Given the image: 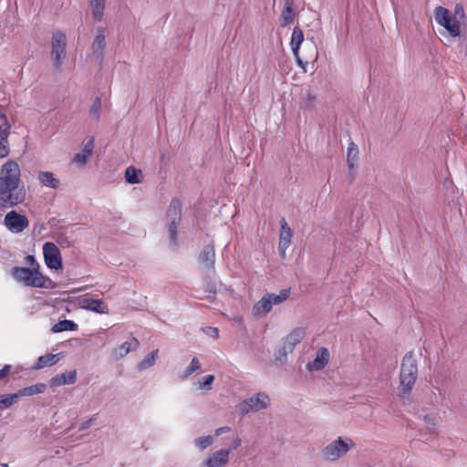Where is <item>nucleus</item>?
<instances>
[{
  "instance_id": "nucleus-1",
  "label": "nucleus",
  "mask_w": 467,
  "mask_h": 467,
  "mask_svg": "<svg viewBox=\"0 0 467 467\" xmlns=\"http://www.w3.org/2000/svg\"><path fill=\"white\" fill-rule=\"evenodd\" d=\"M21 180L19 164L13 160L7 161L0 169V205L14 207L26 199L25 188Z\"/></svg>"
},
{
  "instance_id": "nucleus-2",
  "label": "nucleus",
  "mask_w": 467,
  "mask_h": 467,
  "mask_svg": "<svg viewBox=\"0 0 467 467\" xmlns=\"http://www.w3.org/2000/svg\"><path fill=\"white\" fill-rule=\"evenodd\" d=\"M13 278L26 286L35 288H54V282L40 272V266H15L11 269Z\"/></svg>"
},
{
  "instance_id": "nucleus-3",
  "label": "nucleus",
  "mask_w": 467,
  "mask_h": 467,
  "mask_svg": "<svg viewBox=\"0 0 467 467\" xmlns=\"http://www.w3.org/2000/svg\"><path fill=\"white\" fill-rule=\"evenodd\" d=\"M418 378L417 359L412 351L408 352L402 358L400 372V390L402 399L410 397V391Z\"/></svg>"
},
{
  "instance_id": "nucleus-4",
  "label": "nucleus",
  "mask_w": 467,
  "mask_h": 467,
  "mask_svg": "<svg viewBox=\"0 0 467 467\" xmlns=\"http://www.w3.org/2000/svg\"><path fill=\"white\" fill-rule=\"evenodd\" d=\"M289 289H283L278 295L269 293L265 294L253 306V315L256 317L266 316L272 310L274 305L283 303L289 297Z\"/></svg>"
},
{
  "instance_id": "nucleus-5",
  "label": "nucleus",
  "mask_w": 467,
  "mask_h": 467,
  "mask_svg": "<svg viewBox=\"0 0 467 467\" xmlns=\"http://www.w3.org/2000/svg\"><path fill=\"white\" fill-rule=\"evenodd\" d=\"M434 17L436 22L444 27L451 36L456 37L461 35L460 20L452 16L447 8L437 6L434 10Z\"/></svg>"
},
{
  "instance_id": "nucleus-6",
  "label": "nucleus",
  "mask_w": 467,
  "mask_h": 467,
  "mask_svg": "<svg viewBox=\"0 0 467 467\" xmlns=\"http://www.w3.org/2000/svg\"><path fill=\"white\" fill-rule=\"evenodd\" d=\"M182 202L178 198H173L171 201L169 208L167 210L166 217L169 221V234L171 242L177 245V229L178 223L181 221L182 216Z\"/></svg>"
},
{
  "instance_id": "nucleus-7",
  "label": "nucleus",
  "mask_w": 467,
  "mask_h": 467,
  "mask_svg": "<svg viewBox=\"0 0 467 467\" xmlns=\"http://www.w3.org/2000/svg\"><path fill=\"white\" fill-rule=\"evenodd\" d=\"M66 57V35L61 31L53 33L51 41V58L56 67H59Z\"/></svg>"
},
{
  "instance_id": "nucleus-8",
  "label": "nucleus",
  "mask_w": 467,
  "mask_h": 467,
  "mask_svg": "<svg viewBox=\"0 0 467 467\" xmlns=\"http://www.w3.org/2000/svg\"><path fill=\"white\" fill-rule=\"evenodd\" d=\"M5 227L14 234H20L29 226L26 216L13 210L7 213L4 219Z\"/></svg>"
},
{
  "instance_id": "nucleus-9",
  "label": "nucleus",
  "mask_w": 467,
  "mask_h": 467,
  "mask_svg": "<svg viewBox=\"0 0 467 467\" xmlns=\"http://www.w3.org/2000/svg\"><path fill=\"white\" fill-rule=\"evenodd\" d=\"M270 401V399L267 395L264 393H258L255 396L247 399L238 405V410L241 413L246 414L251 411H257L262 409L266 408Z\"/></svg>"
},
{
  "instance_id": "nucleus-10",
  "label": "nucleus",
  "mask_w": 467,
  "mask_h": 467,
  "mask_svg": "<svg viewBox=\"0 0 467 467\" xmlns=\"http://www.w3.org/2000/svg\"><path fill=\"white\" fill-rule=\"evenodd\" d=\"M43 254L47 266L50 269H61L62 259L57 246L51 242H47L43 245Z\"/></svg>"
},
{
  "instance_id": "nucleus-11",
  "label": "nucleus",
  "mask_w": 467,
  "mask_h": 467,
  "mask_svg": "<svg viewBox=\"0 0 467 467\" xmlns=\"http://www.w3.org/2000/svg\"><path fill=\"white\" fill-rule=\"evenodd\" d=\"M77 303L79 307L95 313L107 314L109 312V307L103 300L95 299L90 294L79 296L77 298Z\"/></svg>"
},
{
  "instance_id": "nucleus-12",
  "label": "nucleus",
  "mask_w": 467,
  "mask_h": 467,
  "mask_svg": "<svg viewBox=\"0 0 467 467\" xmlns=\"http://www.w3.org/2000/svg\"><path fill=\"white\" fill-rule=\"evenodd\" d=\"M349 450L348 444L341 438L334 441L323 450V457L328 461H336Z\"/></svg>"
},
{
  "instance_id": "nucleus-13",
  "label": "nucleus",
  "mask_w": 467,
  "mask_h": 467,
  "mask_svg": "<svg viewBox=\"0 0 467 467\" xmlns=\"http://www.w3.org/2000/svg\"><path fill=\"white\" fill-rule=\"evenodd\" d=\"M10 125L5 115L0 112V158L6 157L9 153V135Z\"/></svg>"
},
{
  "instance_id": "nucleus-14",
  "label": "nucleus",
  "mask_w": 467,
  "mask_h": 467,
  "mask_svg": "<svg viewBox=\"0 0 467 467\" xmlns=\"http://www.w3.org/2000/svg\"><path fill=\"white\" fill-rule=\"evenodd\" d=\"M281 231L279 234L278 250L282 258L285 256L286 249L290 246L292 238V230L288 226L285 218L280 220Z\"/></svg>"
},
{
  "instance_id": "nucleus-15",
  "label": "nucleus",
  "mask_w": 467,
  "mask_h": 467,
  "mask_svg": "<svg viewBox=\"0 0 467 467\" xmlns=\"http://www.w3.org/2000/svg\"><path fill=\"white\" fill-rule=\"evenodd\" d=\"M229 461V450H219L210 455L205 464L207 467H222L227 464Z\"/></svg>"
},
{
  "instance_id": "nucleus-16",
  "label": "nucleus",
  "mask_w": 467,
  "mask_h": 467,
  "mask_svg": "<svg viewBox=\"0 0 467 467\" xmlns=\"http://www.w3.org/2000/svg\"><path fill=\"white\" fill-rule=\"evenodd\" d=\"M215 251L213 245H207L199 255L200 264L208 270H214Z\"/></svg>"
},
{
  "instance_id": "nucleus-17",
  "label": "nucleus",
  "mask_w": 467,
  "mask_h": 467,
  "mask_svg": "<svg viewBox=\"0 0 467 467\" xmlns=\"http://www.w3.org/2000/svg\"><path fill=\"white\" fill-rule=\"evenodd\" d=\"M138 347V339L136 337H131L129 341H126L120 346L115 348L112 351V355L116 359H119L128 355L131 349H136Z\"/></svg>"
},
{
  "instance_id": "nucleus-18",
  "label": "nucleus",
  "mask_w": 467,
  "mask_h": 467,
  "mask_svg": "<svg viewBox=\"0 0 467 467\" xmlns=\"http://www.w3.org/2000/svg\"><path fill=\"white\" fill-rule=\"evenodd\" d=\"M329 352L326 348H321L317 354V358L307 364L310 370L322 369L328 362Z\"/></svg>"
},
{
  "instance_id": "nucleus-19",
  "label": "nucleus",
  "mask_w": 467,
  "mask_h": 467,
  "mask_svg": "<svg viewBox=\"0 0 467 467\" xmlns=\"http://www.w3.org/2000/svg\"><path fill=\"white\" fill-rule=\"evenodd\" d=\"M303 41H304V33L299 27L296 26L293 29L290 46H291V49L293 51L294 56L297 58V61L299 63H301V60L299 58L298 54H299L300 46Z\"/></svg>"
},
{
  "instance_id": "nucleus-20",
  "label": "nucleus",
  "mask_w": 467,
  "mask_h": 467,
  "mask_svg": "<svg viewBox=\"0 0 467 467\" xmlns=\"http://www.w3.org/2000/svg\"><path fill=\"white\" fill-rule=\"evenodd\" d=\"M94 147V138H90L88 142L85 144L84 149L81 152L77 153L73 159V161L77 164L84 166L88 159L91 156Z\"/></svg>"
},
{
  "instance_id": "nucleus-21",
  "label": "nucleus",
  "mask_w": 467,
  "mask_h": 467,
  "mask_svg": "<svg viewBox=\"0 0 467 467\" xmlns=\"http://www.w3.org/2000/svg\"><path fill=\"white\" fill-rule=\"evenodd\" d=\"M76 380H77L76 370H70L67 373H62V374H58V375L55 376L51 379L50 384L52 387H58V386L67 385V384H73L76 382Z\"/></svg>"
},
{
  "instance_id": "nucleus-22",
  "label": "nucleus",
  "mask_w": 467,
  "mask_h": 467,
  "mask_svg": "<svg viewBox=\"0 0 467 467\" xmlns=\"http://www.w3.org/2000/svg\"><path fill=\"white\" fill-rule=\"evenodd\" d=\"M37 179L43 186L51 189H57L60 185V180L50 171H39Z\"/></svg>"
},
{
  "instance_id": "nucleus-23",
  "label": "nucleus",
  "mask_w": 467,
  "mask_h": 467,
  "mask_svg": "<svg viewBox=\"0 0 467 467\" xmlns=\"http://www.w3.org/2000/svg\"><path fill=\"white\" fill-rule=\"evenodd\" d=\"M305 337V331L302 328L293 330L285 338V348H288L292 351L294 346L298 344Z\"/></svg>"
},
{
  "instance_id": "nucleus-24",
  "label": "nucleus",
  "mask_w": 467,
  "mask_h": 467,
  "mask_svg": "<svg viewBox=\"0 0 467 467\" xmlns=\"http://www.w3.org/2000/svg\"><path fill=\"white\" fill-rule=\"evenodd\" d=\"M281 17L283 26H288L294 21L295 12L293 10L292 0H285Z\"/></svg>"
},
{
  "instance_id": "nucleus-25",
  "label": "nucleus",
  "mask_w": 467,
  "mask_h": 467,
  "mask_svg": "<svg viewBox=\"0 0 467 467\" xmlns=\"http://www.w3.org/2000/svg\"><path fill=\"white\" fill-rule=\"evenodd\" d=\"M125 179L129 183L135 184L141 182L142 172L141 170L136 169L134 166H130L126 169Z\"/></svg>"
},
{
  "instance_id": "nucleus-26",
  "label": "nucleus",
  "mask_w": 467,
  "mask_h": 467,
  "mask_svg": "<svg viewBox=\"0 0 467 467\" xmlns=\"http://www.w3.org/2000/svg\"><path fill=\"white\" fill-rule=\"evenodd\" d=\"M78 328V325L71 321V320H67V319H65V320H61V321H58L57 323H56L51 330L52 332L54 333H59V332H64V331H75L77 330Z\"/></svg>"
},
{
  "instance_id": "nucleus-27",
  "label": "nucleus",
  "mask_w": 467,
  "mask_h": 467,
  "mask_svg": "<svg viewBox=\"0 0 467 467\" xmlns=\"http://www.w3.org/2000/svg\"><path fill=\"white\" fill-rule=\"evenodd\" d=\"M47 386L44 383H37L29 387H26L18 390L17 395L20 397L23 396H32L34 394L43 393L46 389Z\"/></svg>"
},
{
  "instance_id": "nucleus-28",
  "label": "nucleus",
  "mask_w": 467,
  "mask_h": 467,
  "mask_svg": "<svg viewBox=\"0 0 467 467\" xmlns=\"http://www.w3.org/2000/svg\"><path fill=\"white\" fill-rule=\"evenodd\" d=\"M90 6L94 18L100 21L104 15L105 0H90Z\"/></svg>"
},
{
  "instance_id": "nucleus-29",
  "label": "nucleus",
  "mask_w": 467,
  "mask_h": 467,
  "mask_svg": "<svg viewBox=\"0 0 467 467\" xmlns=\"http://www.w3.org/2000/svg\"><path fill=\"white\" fill-rule=\"evenodd\" d=\"M58 361L57 355L55 354H47L45 356H41L36 362V368H43L47 366H52Z\"/></svg>"
},
{
  "instance_id": "nucleus-30",
  "label": "nucleus",
  "mask_w": 467,
  "mask_h": 467,
  "mask_svg": "<svg viewBox=\"0 0 467 467\" xmlns=\"http://www.w3.org/2000/svg\"><path fill=\"white\" fill-rule=\"evenodd\" d=\"M358 155V149L355 142L351 141L348 147L347 161L350 169L355 166Z\"/></svg>"
},
{
  "instance_id": "nucleus-31",
  "label": "nucleus",
  "mask_w": 467,
  "mask_h": 467,
  "mask_svg": "<svg viewBox=\"0 0 467 467\" xmlns=\"http://www.w3.org/2000/svg\"><path fill=\"white\" fill-rule=\"evenodd\" d=\"M158 357V349L150 352V354H148L139 364H138V369L139 370H143V369H146L150 367H151L156 358Z\"/></svg>"
},
{
  "instance_id": "nucleus-32",
  "label": "nucleus",
  "mask_w": 467,
  "mask_h": 467,
  "mask_svg": "<svg viewBox=\"0 0 467 467\" xmlns=\"http://www.w3.org/2000/svg\"><path fill=\"white\" fill-rule=\"evenodd\" d=\"M18 399L19 395H17V393L0 395V409L10 407L17 402Z\"/></svg>"
},
{
  "instance_id": "nucleus-33",
  "label": "nucleus",
  "mask_w": 467,
  "mask_h": 467,
  "mask_svg": "<svg viewBox=\"0 0 467 467\" xmlns=\"http://www.w3.org/2000/svg\"><path fill=\"white\" fill-rule=\"evenodd\" d=\"M106 47L105 36L103 29L98 31L93 41L92 47L95 51H102Z\"/></svg>"
},
{
  "instance_id": "nucleus-34",
  "label": "nucleus",
  "mask_w": 467,
  "mask_h": 467,
  "mask_svg": "<svg viewBox=\"0 0 467 467\" xmlns=\"http://www.w3.org/2000/svg\"><path fill=\"white\" fill-rule=\"evenodd\" d=\"M100 109H101V99H100V98L97 97L89 109V113L94 117V119L97 121L100 118Z\"/></svg>"
},
{
  "instance_id": "nucleus-35",
  "label": "nucleus",
  "mask_w": 467,
  "mask_h": 467,
  "mask_svg": "<svg viewBox=\"0 0 467 467\" xmlns=\"http://www.w3.org/2000/svg\"><path fill=\"white\" fill-rule=\"evenodd\" d=\"M201 368L200 361L197 358H193L190 363V365L186 368L184 371V377H189L193 372L197 371Z\"/></svg>"
},
{
  "instance_id": "nucleus-36",
  "label": "nucleus",
  "mask_w": 467,
  "mask_h": 467,
  "mask_svg": "<svg viewBox=\"0 0 467 467\" xmlns=\"http://www.w3.org/2000/svg\"><path fill=\"white\" fill-rule=\"evenodd\" d=\"M213 443V438L208 435V436H203V437H200V438H197L195 440V444L198 448H200L201 450H204L206 449L207 447H209L211 444Z\"/></svg>"
},
{
  "instance_id": "nucleus-37",
  "label": "nucleus",
  "mask_w": 467,
  "mask_h": 467,
  "mask_svg": "<svg viewBox=\"0 0 467 467\" xmlns=\"http://www.w3.org/2000/svg\"><path fill=\"white\" fill-rule=\"evenodd\" d=\"M213 375H207L202 380L199 381V389H210L211 385L214 381Z\"/></svg>"
},
{
  "instance_id": "nucleus-38",
  "label": "nucleus",
  "mask_w": 467,
  "mask_h": 467,
  "mask_svg": "<svg viewBox=\"0 0 467 467\" xmlns=\"http://www.w3.org/2000/svg\"><path fill=\"white\" fill-rule=\"evenodd\" d=\"M452 16H455V17H457L459 20L464 19L465 14L463 6L462 5H456L454 8V14Z\"/></svg>"
},
{
  "instance_id": "nucleus-39",
  "label": "nucleus",
  "mask_w": 467,
  "mask_h": 467,
  "mask_svg": "<svg viewBox=\"0 0 467 467\" xmlns=\"http://www.w3.org/2000/svg\"><path fill=\"white\" fill-rule=\"evenodd\" d=\"M10 370H11V366L10 365H5L0 369V380L5 379L8 376V374L10 373Z\"/></svg>"
},
{
  "instance_id": "nucleus-40",
  "label": "nucleus",
  "mask_w": 467,
  "mask_h": 467,
  "mask_svg": "<svg viewBox=\"0 0 467 467\" xmlns=\"http://www.w3.org/2000/svg\"><path fill=\"white\" fill-rule=\"evenodd\" d=\"M26 259L29 264L30 267L40 266L33 255H27Z\"/></svg>"
},
{
  "instance_id": "nucleus-41",
  "label": "nucleus",
  "mask_w": 467,
  "mask_h": 467,
  "mask_svg": "<svg viewBox=\"0 0 467 467\" xmlns=\"http://www.w3.org/2000/svg\"><path fill=\"white\" fill-rule=\"evenodd\" d=\"M92 421H93V418H90L88 420L84 421V422L80 425L79 430H80V431H83V430L88 429V428L92 424Z\"/></svg>"
},
{
  "instance_id": "nucleus-42",
  "label": "nucleus",
  "mask_w": 467,
  "mask_h": 467,
  "mask_svg": "<svg viewBox=\"0 0 467 467\" xmlns=\"http://www.w3.org/2000/svg\"><path fill=\"white\" fill-rule=\"evenodd\" d=\"M230 431V428L225 426V427H221V428H218L216 431H215V435L216 436H219L221 435L222 433H224V432H228Z\"/></svg>"
},
{
  "instance_id": "nucleus-43",
  "label": "nucleus",
  "mask_w": 467,
  "mask_h": 467,
  "mask_svg": "<svg viewBox=\"0 0 467 467\" xmlns=\"http://www.w3.org/2000/svg\"><path fill=\"white\" fill-rule=\"evenodd\" d=\"M206 292L215 295L216 294V287L214 284H209L206 288Z\"/></svg>"
},
{
  "instance_id": "nucleus-44",
  "label": "nucleus",
  "mask_w": 467,
  "mask_h": 467,
  "mask_svg": "<svg viewBox=\"0 0 467 467\" xmlns=\"http://www.w3.org/2000/svg\"><path fill=\"white\" fill-rule=\"evenodd\" d=\"M241 442H242L241 439L236 438V439L233 441V443H232V448H233V449H237V448L241 445Z\"/></svg>"
},
{
  "instance_id": "nucleus-45",
  "label": "nucleus",
  "mask_w": 467,
  "mask_h": 467,
  "mask_svg": "<svg viewBox=\"0 0 467 467\" xmlns=\"http://www.w3.org/2000/svg\"><path fill=\"white\" fill-rule=\"evenodd\" d=\"M209 330H211V336L214 337H218L219 336V331L217 328L215 327H208Z\"/></svg>"
},
{
  "instance_id": "nucleus-46",
  "label": "nucleus",
  "mask_w": 467,
  "mask_h": 467,
  "mask_svg": "<svg viewBox=\"0 0 467 467\" xmlns=\"http://www.w3.org/2000/svg\"><path fill=\"white\" fill-rule=\"evenodd\" d=\"M2 467H9L7 463H2Z\"/></svg>"
}]
</instances>
